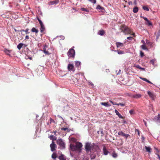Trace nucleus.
<instances>
[{"label": "nucleus", "mask_w": 160, "mask_h": 160, "mask_svg": "<svg viewBox=\"0 0 160 160\" xmlns=\"http://www.w3.org/2000/svg\"><path fill=\"white\" fill-rule=\"evenodd\" d=\"M85 150L87 153H89L91 159H94L96 157L95 152L99 149L98 146L95 143L87 142L85 145Z\"/></svg>", "instance_id": "obj_1"}, {"label": "nucleus", "mask_w": 160, "mask_h": 160, "mask_svg": "<svg viewBox=\"0 0 160 160\" xmlns=\"http://www.w3.org/2000/svg\"><path fill=\"white\" fill-rule=\"evenodd\" d=\"M71 149L72 151H78L79 152L81 151V148L82 147V145L81 142H76L75 144H71L70 145Z\"/></svg>", "instance_id": "obj_2"}, {"label": "nucleus", "mask_w": 160, "mask_h": 160, "mask_svg": "<svg viewBox=\"0 0 160 160\" xmlns=\"http://www.w3.org/2000/svg\"><path fill=\"white\" fill-rule=\"evenodd\" d=\"M122 31L125 34H130L132 35L133 37H135V34L134 33H132V31L131 29L128 28V27L125 26H122L121 28Z\"/></svg>", "instance_id": "obj_3"}, {"label": "nucleus", "mask_w": 160, "mask_h": 160, "mask_svg": "<svg viewBox=\"0 0 160 160\" xmlns=\"http://www.w3.org/2000/svg\"><path fill=\"white\" fill-rule=\"evenodd\" d=\"M37 19L38 20L39 23L40 24V32L41 33H42L45 30V27L44 26V25L43 23L41 21V20L38 18H37Z\"/></svg>", "instance_id": "obj_4"}, {"label": "nucleus", "mask_w": 160, "mask_h": 160, "mask_svg": "<svg viewBox=\"0 0 160 160\" xmlns=\"http://www.w3.org/2000/svg\"><path fill=\"white\" fill-rule=\"evenodd\" d=\"M58 144L62 149L65 148V144L62 140L61 139H59L57 140Z\"/></svg>", "instance_id": "obj_5"}, {"label": "nucleus", "mask_w": 160, "mask_h": 160, "mask_svg": "<svg viewBox=\"0 0 160 160\" xmlns=\"http://www.w3.org/2000/svg\"><path fill=\"white\" fill-rule=\"evenodd\" d=\"M68 54L69 57H74L75 55V51L73 48L69 50L68 52Z\"/></svg>", "instance_id": "obj_6"}, {"label": "nucleus", "mask_w": 160, "mask_h": 160, "mask_svg": "<svg viewBox=\"0 0 160 160\" xmlns=\"http://www.w3.org/2000/svg\"><path fill=\"white\" fill-rule=\"evenodd\" d=\"M50 147L51 151L53 152L55 150V148H57V145L52 141V143L50 145Z\"/></svg>", "instance_id": "obj_7"}, {"label": "nucleus", "mask_w": 160, "mask_h": 160, "mask_svg": "<svg viewBox=\"0 0 160 160\" xmlns=\"http://www.w3.org/2000/svg\"><path fill=\"white\" fill-rule=\"evenodd\" d=\"M103 146V149H102V151L103 153V154L105 155H107L109 153V151L107 150V148H106L105 145V144H103L102 145Z\"/></svg>", "instance_id": "obj_8"}, {"label": "nucleus", "mask_w": 160, "mask_h": 160, "mask_svg": "<svg viewBox=\"0 0 160 160\" xmlns=\"http://www.w3.org/2000/svg\"><path fill=\"white\" fill-rule=\"evenodd\" d=\"M127 95L131 97L132 98H138L141 97V95L140 94H136L134 95H133L132 94H130L129 93H127Z\"/></svg>", "instance_id": "obj_9"}, {"label": "nucleus", "mask_w": 160, "mask_h": 160, "mask_svg": "<svg viewBox=\"0 0 160 160\" xmlns=\"http://www.w3.org/2000/svg\"><path fill=\"white\" fill-rule=\"evenodd\" d=\"M141 17L146 21V22L145 23L146 24H148V26H152V22L149 21L147 18L142 17Z\"/></svg>", "instance_id": "obj_10"}, {"label": "nucleus", "mask_w": 160, "mask_h": 160, "mask_svg": "<svg viewBox=\"0 0 160 160\" xmlns=\"http://www.w3.org/2000/svg\"><path fill=\"white\" fill-rule=\"evenodd\" d=\"M68 68L69 71H74V66L72 64H69L68 65Z\"/></svg>", "instance_id": "obj_11"}, {"label": "nucleus", "mask_w": 160, "mask_h": 160, "mask_svg": "<svg viewBox=\"0 0 160 160\" xmlns=\"http://www.w3.org/2000/svg\"><path fill=\"white\" fill-rule=\"evenodd\" d=\"M23 45H24L25 47H26L27 46V45L24 44L23 43H20L17 45V48L19 50H20Z\"/></svg>", "instance_id": "obj_12"}, {"label": "nucleus", "mask_w": 160, "mask_h": 160, "mask_svg": "<svg viewBox=\"0 0 160 160\" xmlns=\"http://www.w3.org/2000/svg\"><path fill=\"white\" fill-rule=\"evenodd\" d=\"M101 104L103 105L106 107H109L111 106V104L108 103V102H101L100 103Z\"/></svg>", "instance_id": "obj_13"}, {"label": "nucleus", "mask_w": 160, "mask_h": 160, "mask_svg": "<svg viewBox=\"0 0 160 160\" xmlns=\"http://www.w3.org/2000/svg\"><path fill=\"white\" fill-rule=\"evenodd\" d=\"M160 115L159 114L158 115L155 116V117L153 119V120L155 122H159L160 118Z\"/></svg>", "instance_id": "obj_14"}, {"label": "nucleus", "mask_w": 160, "mask_h": 160, "mask_svg": "<svg viewBox=\"0 0 160 160\" xmlns=\"http://www.w3.org/2000/svg\"><path fill=\"white\" fill-rule=\"evenodd\" d=\"M105 32L104 30H102L99 31L98 34L101 36H103L105 34Z\"/></svg>", "instance_id": "obj_15"}, {"label": "nucleus", "mask_w": 160, "mask_h": 160, "mask_svg": "<svg viewBox=\"0 0 160 160\" xmlns=\"http://www.w3.org/2000/svg\"><path fill=\"white\" fill-rule=\"evenodd\" d=\"M117 47V48H119L120 47H122L123 46V44L121 42H117L116 43Z\"/></svg>", "instance_id": "obj_16"}, {"label": "nucleus", "mask_w": 160, "mask_h": 160, "mask_svg": "<svg viewBox=\"0 0 160 160\" xmlns=\"http://www.w3.org/2000/svg\"><path fill=\"white\" fill-rule=\"evenodd\" d=\"M148 94L150 98H151L152 99H153L154 95L152 92L148 91Z\"/></svg>", "instance_id": "obj_17"}, {"label": "nucleus", "mask_w": 160, "mask_h": 160, "mask_svg": "<svg viewBox=\"0 0 160 160\" xmlns=\"http://www.w3.org/2000/svg\"><path fill=\"white\" fill-rule=\"evenodd\" d=\"M115 112L116 114L120 118H122V116L120 114V113L118 112V111L117 110H115Z\"/></svg>", "instance_id": "obj_18"}, {"label": "nucleus", "mask_w": 160, "mask_h": 160, "mask_svg": "<svg viewBox=\"0 0 160 160\" xmlns=\"http://www.w3.org/2000/svg\"><path fill=\"white\" fill-rule=\"evenodd\" d=\"M58 158L60 160H66V158L65 156L61 154L60 156Z\"/></svg>", "instance_id": "obj_19"}, {"label": "nucleus", "mask_w": 160, "mask_h": 160, "mask_svg": "<svg viewBox=\"0 0 160 160\" xmlns=\"http://www.w3.org/2000/svg\"><path fill=\"white\" fill-rule=\"evenodd\" d=\"M140 78L142 79V80L146 81L148 83H150V84H152V82H151L150 81L148 80L146 78H141L140 77Z\"/></svg>", "instance_id": "obj_20"}, {"label": "nucleus", "mask_w": 160, "mask_h": 160, "mask_svg": "<svg viewBox=\"0 0 160 160\" xmlns=\"http://www.w3.org/2000/svg\"><path fill=\"white\" fill-rule=\"evenodd\" d=\"M81 64V62L78 61H76L75 62V66L77 67H79Z\"/></svg>", "instance_id": "obj_21"}, {"label": "nucleus", "mask_w": 160, "mask_h": 160, "mask_svg": "<svg viewBox=\"0 0 160 160\" xmlns=\"http://www.w3.org/2000/svg\"><path fill=\"white\" fill-rule=\"evenodd\" d=\"M118 134L119 135L124 137L125 135V133L122 131H120L118 132Z\"/></svg>", "instance_id": "obj_22"}, {"label": "nucleus", "mask_w": 160, "mask_h": 160, "mask_svg": "<svg viewBox=\"0 0 160 160\" xmlns=\"http://www.w3.org/2000/svg\"><path fill=\"white\" fill-rule=\"evenodd\" d=\"M142 41L143 42V44L141 45V48L144 49V50H146V49H147V48H146V47L145 45V42L144 41L142 40Z\"/></svg>", "instance_id": "obj_23"}, {"label": "nucleus", "mask_w": 160, "mask_h": 160, "mask_svg": "<svg viewBox=\"0 0 160 160\" xmlns=\"http://www.w3.org/2000/svg\"><path fill=\"white\" fill-rule=\"evenodd\" d=\"M138 8L137 7H135L133 10V12L134 13H136L137 12H138Z\"/></svg>", "instance_id": "obj_24"}, {"label": "nucleus", "mask_w": 160, "mask_h": 160, "mask_svg": "<svg viewBox=\"0 0 160 160\" xmlns=\"http://www.w3.org/2000/svg\"><path fill=\"white\" fill-rule=\"evenodd\" d=\"M31 31L32 32H35L36 33H37L38 32V30L37 29L35 28H33L31 29Z\"/></svg>", "instance_id": "obj_25"}, {"label": "nucleus", "mask_w": 160, "mask_h": 160, "mask_svg": "<svg viewBox=\"0 0 160 160\" xmlns=\"http://www.w3.org/2000/svg\"><path fill=\"white\" fill-rule=\"evenodd\" d=\"M145 148L146 150V151L149 152H151V148L150 147H148L147 146L145 147Z\"/></svg>", "instance_id": "obj_26"}, {"label": "nucleus", "mask_w": 160, "mask_h": 160, "mask_svg": "<svg viewBox=\"0 0 160 160\" xmlns=\"http://www.w3.org/2000/svg\"><path fill=\"white\" fill-rule=\"evenodd\" d=\"M112 156L114 158H116L118 156V155L114 151L112 153Z\"/></svg>", "instance_id": "obj_27"}, {"label": "nucleus", "mask_w": 160, "mask_h": 160, "mask_svg": "<svg viewBox=\"0 0 160 160\" xmlns=\"http://www.w3.org/2000/svg\"><path fill=\"white\" fill-rule=\"evenodd\" d=\"M43 51L46 54L49 55L50 54V53L46 50V49L45 48H43Z\"/></svg>", "instance_id": "obj_28"}, {"label": "nucleus", "mask_w": 160, "mask_h": 160, "mask_svg": "<svg viewBox=\"0 0 160 160\" xmlns=\"http://www.w3.org/2000/svg\"><path fill=\"white\" fill-rule=\"evenodd\" d=\"M57 157V154L55 153H53L52 155V158L55 159Z\"/></svg>", "instance_id": "obj_29"}, {"label": "nucleus", "mask_w": 160, "mask_h": 160, "mask_svg": "<svg viewBox=\"0 0 160 160\" xmlns=\"http://www.w3.org/2000/svg\"><path fill=\"white\" fill-rule=\"evenodd\" d=\"M59 2L58 0H56L53 1L51 2V3L52 4H57Z\"/></svg>", "instance_id": "obj_30"}, {"label": "nucleus", "mask_w": 160, "mask_h": 160, "mask_svg": "<svg viewBox=\"0 0 160 160\" xmlns=\"http://www.w3.org/2000/svg\"><path fill=\"white\" fill-rule=\"evenodd\" d=\"M150 63H152L153 65L154 64V63L156 62L155 59H152L150 60Z\"/></svg>", "instance_id": "obj_31"}, {"label": "nucleus", "mask_w": 160, "mask_h": 160, "mask_svg": "<svg viewBox=\"0 0 160 160\" xmlns=\"http://www.w3.org/2000/svg\"><path fill=\"white\" fill-rule=\"evenodd\" d=\"M61 129L64 131L67 130V132H70V130H69L67 128H61Z\"/></svg>", "instance_id": "obj_32"}, {"label": "nucleus", "mask_w": 160, "mask_h": 160, "mask_svg": "<svg viewBox=\"0 0 160 160\" xmlns=\"http://www.w3.org/2000/svg\"><path fill=\"white\" fill-rule=\"evenodd\" d=\"M11 51L8 50L7 49L5 48L4 49V52H5L7 53V54H9V53Z\"/></svg>", "instance_id": "obj_33"}, {"label": "nucleus", "mask_w": 160, "mask_h": 160, "mask_svg": "<svg viewBox=\"0 0 160 160\" xmlns=\"http://www.w3.org/2000/svg\"><path fill=\"white\" fill-rule=\"evenodd\" d=\"M118 54H123L124 53V52L123 51L119 50L118 51Z\"/></svg>", "instance_id": "obj_34"}, {"label": "nucleus", "mask_w": 160, "mask_h": 160, "mask_svg": "<svg viewBox=\"0 0 160 160\" xmlns=\"http://www.w3.org/2000/svg\"><path fill=\"white\" fill-rule=\"evenodd\" d=\"M81 10L83 11H86L87 12H88L89 11V10L88 9L85 8H82L81 9Z\"/></svg>", "instance_id": "obj_35"}, {"label": "nucleus", "mask_w": 160, "mask_h": 160, "mask_svg": "<svg viewBox=\"0 0 160 160\" xmlns=\"http://www.w3.org/2000/svg\"><path fill=\"white\" fill-rule=\"evenodd\" d=\"M97 9H103V8L101 7L99 5L97 6Z\"/></svg>", "instance_id": "obj_36"}, {"label": "nucleus", "mask_w": 160, "mask_h": 160, "mask_svg": "<svg viewBox=\"0 0 160 160\" xmlns=\"http://www.w3.org/2000/svg\"><path fill=\"white\" fill-rule=\"evenodd\" d=\"M142 8H143V9L145 10H146L147 11H149V9L147 7L143 6V7Z\"/></svg>", "instance_id": "obj_37"}, {"label": "nucleus", "mask_w": 160, "mask_h": 160, "mask_svg": "<svg viewBox=\"0 0 160 160\" xmlns=\"http://www.w3.org/2000/svg\"><path fill=\"white\" fill-rule=\"evenodd\" d=\"M134 67L139 69H140L141 68V67L138 64H135L134 66Z\"/></svg>", "instance_id": "obj_38"}, {"label": "nucleus", "mask_w": 160, "mask_h": 160, "mask_svg": "<svg viewBox=\"0 0 160 160\" xmlns=\"http://www.w3.org/2000/svg\"><path fill=\"white\" fill-rule=\"evenodd\" d=\"M90 2H92L94 4H95L96 3V0H88Z\"/></svg>", "instance_id": "obj_39"}, {"label": "nucleus", "mask_w": 160, "mask_h": 160, "mask_svg": "<svg viewBox=\"0 0 160 160\" xmlns=\"http://www.w3.org/2000/svg\"><path fill=\"white\" fill-rule=\"evenodd\" d=\"M117 105H121L122 106H124L125 105V104L124 103H117Z\"/></svg>", "instance_id": "obj_40"}, {"label": "nucleus", "mask_w": 160, "mask_h": 160, "mask_svg": "<svg viewBox=\"0 0 160 160\" xmlns=\"http://www.w3.org/2000/svg\"><path fill=\"white\" fill-rule=\"evenodd\" d=\"M109 102H111V103H112L113 105H117V103H116V102H113L111 100H110Z\"/></svg>", "instance_id": "obj_41"}, {"label": "nucleus", "mask_w": 160, "mask_h": 160, "mask_svg": "<svg viewBox=\"0 0 160 160\" xmlns=\"http://www.w3.org/2000/svg\"><path fill=\"white\" fill-rule=\"evenodd\" d=\"M134 110H133L132 109L129 111V113L131 114H133Z\"/></svg>", "instance_id": "obj_42"}, {"label": "nucleus", "mask_w": 160, "mask_h": 160, "mask_svg": "<svg viewBox=\"0 0 160 160\" xmlns=\"http://www.w3.org/2000/svg\"><path fill=\"white\" fill-rule=\"evenodd\" d=\"M53 136L52 135H51L49 137V138L51 139L52 140H53Z\"/></svg>", "instance_id": "obj_43"}, {"label": "nucleus", "mask_w": 160, "mask_h": 160, "mask_svg": "<svg viewBox=\"0 0 160 160\" xmlns=\"http://www.w3.org/2000/svg\"><path fill=\"white\" fill-rule=\"evenodd\" d=\"M130 135L128 134H125V135L124 136L126 139H127L128 136H129Z\"/></svg>", "instance_id": "obj_44"}, {"label": "nucleus", "mask_w": 160, "mask_h": 160, "mask_svg": "<svg viewBox=\"0 0 160 160\" xmlns=\"http://www.w3.org/2000/svg\"><path fill=\"white\" fill-rule=\"evenodd\" d=\"M28 30H29V29H28V28L26 29L25 30V32L26 34H28L29 33V32H28Z\"/></svg>", "instance_id": "obj_45"}, {"label": "nucleus", "mask_w": 160, "mask_h": 160, "mask_svg": "<svg viewBox=\"0 0 160 160\" xmlns=\"http://www.w3.org/2000/svg\"><path fill=\"white\" fill-rule=\"evenodd\" d=\"M133 39V38L132 37H129L127 38V39L132 40Z\"/></svg>", "instance_id": "obj_46"}, {"label": "nucleus", "mask_w": 160, "mask_h": 160, "mask_svg": "<svg viewBox=\"0 0 160 160\" xmlns=\"http://www.w3.org/2000/svg\"><path fill=\"white\" fill-rule=\"evenodd\" d=\"M140 55L142 57L144 55V53L141 51L140 52Z\"/></svg>", "instance_id": "obj_47"}, {"label": "nucleus", "mask_w": 160, "mask_h": 160, "mask_svg": "<svg viewBox=\"0 0 160 160\" xmlns=\"http://www.w3.org/2000/svg\"><path fill=\"white\" fill-rule=\"evenodd\" d=\"M128 4L129 5H130L131 4H132V1H129L128 2Z\"/></svg>", "instance_id": "obj_48"}, {"label": "nucleus", "mask_w": 160, "mask_h": 160, "mask_svg": "<svg viewBox=\"0 0 160 160\" xmlns=\"http://www.w3.org/2000/svg\"><path fill=\"white\" fill-rule=\"evenodd\" d=\"M136 131L138 132V135L139 136L140 133L138 129H136L135 132H136Z\"/></svg>", "instance_id": "obj_49"}, {"label": "nucleus", "mask_w": 160, "mask_h": 160, "mask_svg": "<svg viewBox=\"0 0 160 160\" xmlns=\"http://www.w3.org/2000/svg\"><path fill=\"white\" fill-rule=\"evenodd\" d=\"M140 69H141L142 70H143V71H145V68H142L141 67L140 68Z\"/></svg>", "instance_id": "obj_50"}, {"label": "nucleus", "mask_w": 160, "mask_h": 160, "mask_svg": "<svg viewBox=\"0 0 160 160\" xmlns=\"http://www.w3.org/2000/svg\"><path fill=\"white\" fill-rule=\"evenodd\" d=\"M158 156V158L160 160V155L158 153L156 154Z\"/></svg>", "instance_id": "obj_51"}, {"label": "nucleus", "mask_w": 160, "mask_h": 160, "mask_svg": "<svg viewBox=\"0 0 160 160\" xmlns=\"http://www.w3.org/2000/svg\"><path fill=\"white\" fill-rule=\"evenodd\" d=\"M143 122L144 123V124L146 126H147L146 121H145L144 120H143Z\"/></svg>", "instance_id": "obj_52"}, {"label": "nucleus", "mask_w": 160, "mask_h": 160, "mask_svg": "<svg viewBox=\"0 0 160 160\" xmlns=\"http://www.w3.org/2000/svg\"><path fill=\"white\" fill-rule=\"evenodd\" d=\"M27 57H28V58H29L30 59V60L32 59V58L31 56H28Z\"/></svg>", "instance_id": "obj_53"}, {"label": "nucleus", "mask_w": 160, "mask_h": 160, "mask_svg": "<svg viewBox=\"0 0 160 160\" xmlns=\"http://www.w3.org/2000/svg\"><path fill=\"white\" fill-rule=\"evenodd\" d=\"M25 39H29V36L28 35H26L25 37Z\"/></svg>", "instance_id": "obj_54"}, {"label": "nucleus", "mask_w": 160, "mask_h": 160, "mask_svg": "<svg viewBox=\"0 0 160 160\" xmlns=\"http://www.w3.org/2000/svg\"><path fill=\"white\" fill-rule=\"evenodd\" d=\"M25 30H23V29H22V30H21L20 31V32H22V31H23V32H25Z\"/></svg>", "instance_id": "obj_55"}, {"label": "nucleus", "mask_w": 160, "mask_h": 160, "mask_svg": "<svg viewBox=\"0 0 160 160\" xmlns=\"http://www.w3.org/2000/svg\"><path fill=\"white\" fill-rule=\"evenodd\" d=\"M56 132H57L56 131L54 132V135H56Z\"/></svg>", "instance_id": "obj_56"}, {"label": "nucleus", "mask_w": 160, "mask_h": 160, "mask_svg": "<svg viewBox=\"0 0 160 160\" xmlns=\"http://www.w3.org/2000/svg\"><path fill=\"white\" fill-rule=\"evenodd\" d=\"M136 0H135L134 1V3H135V4H136Z\"/></svg>", "instance_id": "obj_57"}, {"label": "nucleus", "mask_w": 160, "mask_h": 160, "mask_svg": "<svg viewBox=\"0 0 160 160\" xmlns=\"http://www.w3.org/2000/svg\"><path fill=\"white\" fill-rule=\"evenodd\" d=\"M53 121V120H52L51 118V122H52V121Z\"/></svg>", "instance_id": "obj_58"}, {"label": "nucleus", "mask_w": 160, "mask_h": 160, "mask_svg": "<svg viewBox=\"0 0 160 160\" xmlns=\"http://www.w3.org/2000/svg\"><path fill=\"white\" fill-rule=\"evenodd\" d=\"M159 122H160V118H159Z\"/></svg>", "instance_id": "obj_59"}, {"label": "nucleus", "mask_w": 160, "mask_h": 160, "mask_svg": "<svg viewBox=\"0 0 160 160\" xmlns=\"http://www.w3.org/2000/svg\"><path fill=\"white\" fill-rule=\"evenodd\" d=\"M83 160H89L88 159H84Z\"/></svg>", "instance_id": "obj_60"}, {"label": "nucleus", "mask_w": 160, "mask_h": 160, "mask_svg": "<svg viewBox=\"0 0 160 160\" xmlns=\"http://www.w3.org/2000/svg\"><path fill=\"white\" fill-rule=\"evenodd\" d=\"M15 31H16V29H15Z\"/></svg>", "instance_id": "obj_61"}]
</instances>
